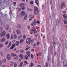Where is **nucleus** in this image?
Returning a JSON list of instances; mask_svg holds the SVG:
<instances>
[{"instance_id": "obj_47", "label": "nucleus", "mask_w": 67, "mask_h": 67, "mask_svg": "<svg viewBox=\"0 0 67 67\" xmlns=\"http://www.w3.org/2000/svg\"><path fill=\"white\" fill-rule=\"evenodd\" d=\"M27 28L28 30H30V26H28L27 27Z\"/></svg>"}, {"instance_id": "obj_29", "label": "nucleus", "mask_w": 67, "mask_h": 67, "mask_svg": "<svg viewBox=\"0 0 67 67\" xmlns=\"http://www.w3.org/2000/svg\"><path fill=\"white\" fill-rule=\"evenodd\" d=\"M14 67H16V65H17V64H16V63H14Z\"/></svg>"}, {"instance_id": "obj_13", "label": "nucleus", "mask_w": 67, "mask_h": 67, "mask_svg": "<svg viewBox=\"0 0 67 67\" xmlns=\"http://www.w3.org/2000/svg\"><path fill=\"white\" fill-rule=\"evenodd\" d=\"M16 32L18 34H20L21 33V32L19 30H17Z\"/></svg>"}, {"instance_id": "obj_39", "label": "nucleus", "mask_w": 67, "mask_h": 67, "mask_svg": "<svg viewBox=\"0 0 67 67\" xmlns=\"http://www.w3.org/2000/svg\"><path fill=\"white\" fill-rule=\"evenodd\" d=\"M2 61H1V60H0V66H1V65H2Z\"/></svg>"}, {"instance_id": "obj_2", "label": "nucleus", "mask_w": 67, "mask_h": 67, "mask_svg": "<svg viewBox=\"0 0 67 67\" xmlns=\"http://www.w3.org/2000/svg\"><path fill=\"white\" fill-rule=\"evenodd\" d=\"M34 10H35L34 12V13L35 14H37L38 13V9L37 8L35 7L34 8Z\"/></svg>"}, {"instance_id": "obj_6", "label": "nucleus", "mask_w": 67, "mask_h": 67, "mask_svg": "<svg viewBox=\"0 0 67 67\" xmlns=\"http://www.w3.org/2000/svg\"><path fill=\"white\" fill-rule=\"evenodd\" d=\"M21 15L22 16H23L25 15V12L24 11H22L21 12Z\"/></svg>"}, {"instance_id": "obj_34", "label": "nucleus", "mask_w": 67, "mask_h": 67, "mask_svg": "<svg viewBox=\"0 0 67 67\" xmlns=\"http://www.w3.org/2000/svg\"><path fill=\"white\" fill-rule=\"evenodd\" d=\"M0 47H3V46L2 45V44L1 43L0 44Z\"/></svg>"}, {"instance_id": "obj_10", "label": "nucleus", "mask_w": 67, "mask_h": 67, "mask_svg": "<svg viewBox=\"0 0 67 67\" xmlns=\"http://www.w3.org/2000/svg\"><path fill=\"white\" fill-rule=\"evenodd\" d=\"M56 24L58 26L59 25V20H58V19H57V20L56 21Z\"/></svg>"}, {"instance_id": "obj_36", "label": "nucleus", "mask_w": 67, "mask_h": 67, "mask_svg": "<svg viewBox=\"0 0 67 67\" xmlns=\"http://www.w3.org/2000/svg\"><path fill=\"white\" fill-rule=\"evenodd\" d=\"M21 37H22V35H21L19 36L18 37V39H19V40H20V38H21Z\"/></svg>"}, {"instance_id": "obj_50", "label": "nucleus", "mask_w": 67, "mask_h": 67, "mask_svg": "<svg viewBox=\"0 0 67 67\" xmlns=\"http://www.w3.org/2000/svg\"><path fill=\"white\" fill-rule=\"evenodd\" d=\"M44 5H42V9H44Z\"/></svg>"}, {"instance_id": "obj_5", "label": "nucleus", "mask_w": 67, "mask_h": 67, "mask_svg": "<svg viewBox=\"0 0 67 67\" xmlns=\"http://www.w3.org/2000/svg\"><path fill=\"white\" fill-rule=\"evenodd\" d=\"M37 23V22L36 21H35V20H34L31 23V25L32 26H33V25H34L36 24Z\"/></svg>"}, {"instance_id": "obj_43", "label": "nucleus", "mask_w": 67, "mask_h": 67, "mask_svg": "<svg viewBox=\"0 0 67 67\" xmlns=\"http://www.w3.org/2000/svg\"><path fill=\"white\" fill-rule=\"evenodd\" d=\"M36 45V44L34 43L33 44V46H35Z\"/></svg>"}, {"instance_id": "obj_54", "label": "nucleus", "mask_w": 67, "mask_h": 67, "mask_svg": "<svg viewBox=\"0 0 67 67\" xmlns=\"http://www.w3.org/2000/svg\"><path fill=\"white\" fill-rule=\"evenodd\" d=\"M5 44L6 45H7V44H8V41L6 42H5Z\"/></svg>"}, {"instance_id": "obj_32", "label": "nucleus", "mask_w": 67, "mask_h": 67, "mask_svg": "<svg viewBox=\"0 0 67 67\" xmlns=\"http://www.w3.org/2000/svg\"><path fill=\"white\" fill-rule=\"evenodd\" d=\"M25 59H28V56L27 55H25Z\"/></svg>"}, {"instance_id": "obj_56", "label": "nucleus", "mask_w": 67, "mask_h": 67, "mask_svg": "<svg viewBox=\"0 0 67 67\" xmlns=\"http://www.w3.org/2000/svg\"><path fill=\"white\" fill-rule=\"evenodd\" d=\"M18 10H19V11H21V9L20 8H18Z\"/></svg>"}, {"instance_id": "obj_51", "label": "nucleus", "mask_w": 67, "mask_h": 67, "mask_svg": "<svg viewBox=\"0 0 67 67\" xmlns=\"http://www.w3.org/2000/svg\"><path fill=\"white\" fill-rule=\"evenodd\" d=\"M3 62H6V60H5V59H4V60H3Z\"/></svg>"}, {"instance_id": "obj_60", "label": "nucleus", "mask_w": 67, "mask_h": 67, "mask_svg": "<svg viewBox=\"0 0 67 67\" xmlns=\"http://www.w3.org/2000/svg\"><path fill=\"white\" fill-rule=\"evenodd\" d=\"M37 67H41V66L40 65H38Z\"/></svg>"}, {"instance_id": "obj_15", "label": "nucleus", "mask_w": 67, "mask_h": 67, "mask_svg": "<svg viewBox=\"0 0 67 67\" xmlns=\"http://www.w3.org/2000/svg\"><path fill=\"white\" fill-rule=\"evenodd\" d=\"M64 65H65L64 67H67V65L66 63H65V61H64L63 63Z\"/></svg>"}, {"instance_id": "obj_28", "label": "nucleus", "mask_w": 67, "mask_h": 67, "mask_svg": "<svg viewBox=\"0 0 67 67\" xmlns=\"http://www.w3.org/2000/svg\"><path fill=\"white\" fill-rule=\"evenodd\" d=\"M62 5H65L66 4L64 2H62L61 3Z\"/></svg>"}, {"instance_id": "obj_62", "label": "nucleus", "mask_w": 67, "mask_h": 67, "mask_svg": "<svg viewBox=\"0 0 67 67\" xmlns=\"http://www.w3.org/2000/svg\"><path fill=\"white\" fill-rule=\"evenodd\" d=\"M4 66H5V65H2V67H4Z\"/></svg>"}, {"instance_id": "obj_4", "label": "nucleus", "mask_w": 67, "mask_h": 67, "mask_svg": "<svg viewBox=\"0 0 67 67\" xmlns=\"http://www.w3.org/2000/svg\"><path fill=\"white\" fill-rule=\"evenodd\" d=\"M5 36V32L3 31L0 34V37H2Z\"/></svg>"}, {"instance_id": "obj_49", "label": "nucleus", "mask_w": 67, "mask_h": 67, "mask_svg": "<svg viewBox=\"0 0 67 67\" xmlns=\"http://www.w3.org/2000/svg\"><path fill=\"white\" fill-rule=\"evenodd\" d=\"M30 4H33V2L32 1H31L30 2Z\"/></svg>"}, {"instance_id": "obj_42", "label": "nucleus", "mask_w": 67, "mask_h": 67, "mask_svg": "<svg viewBox=\"0 0 67 67\" xmlns=\"http://www.w3.org/2000/svg\"><path fill=\"white\" fill-rule=\"evenodd\" d=\"M18 56H16V57H15L14 58V59H16H16H18Z\"/></svg>"}, {"instance_id": "obj_25", "label": "nucleus", "mask_w": 67, "mask_h": 67, "mask_svg": "<svg viewBox=\"0 0 67 67\" xmlns=\"http://www.w3.org/2000/svg\"><path fill=\"white\" fill-rule=\"evenodd\" d=\"M23 64V62H22L20 64L19 67H22V66Z\"/></svg>"}, {"instance_id": "obj_17", "label": "nucleus", "mask_w": 67, "mask_h": 67, "mask_svg": "<svg viewBox=\"0 0 67 67\" xmlns=\"http://www.w3.org/2000/svg\"><path fill=\"white\" fill-rule=\"evenodd\" d=\"M9 29V25H7L6 26V30H8Z\"/></svg>"}, {"instance_id": "obj_63", "label": "nucleus", "mask_w": 67, "mask_h": 67, "mask_svg": "<svg viewBox=\"0 0 67 67\" xmlns=\"http://www.w3.org/2000/svg\"><path fill=\"white\" fill-rule=\"evenodd\" d=\"M10 62L12 64H13V62H12V61H11Z\"/></svg>"}, {"instance_id": "obj_44", "label": "nucleus", "mask_w": 67, "mask_h": 67, "mask_svg": "<svg viewBox=\"0 0 67 67\" xmlns=\"http://www.w3.org/2000/svg\"><path fill=\"white\" fill-rule=\"evenodd\" d=\"M25 37H26V36L25 35L23 37V38H24V39H25Z\"/></svg>"}, {"instance_id": "obj_35", "label": "nucleus", "mask_w": 67, "mask_h": 67, "mask_svg": "<svg viewBox=\"0 0 67 67\" xmlns=\"http://www.w3.org/2000/svg\"><path fill=\"white\" fill-rule=\"evenodd\" d=\"M31 58H33L34 57L33 55H32V54H31Z\"/></svg>"}, {"instance_id": "obj_48", "label": "nucleus", "mask_w": 67, "mask_h": 67, "mask_svg": "<svg viewBox=\"0 0 67 67\" xmlns=\"http://www.w3.org/2000/svg\"><path fill=\"white\" fill-rule=\"evenodd\" d=\"M48 62H46V67H47V66H48Z\"/></svg>"}, {"instance_id": "obj_52", "label": "nucleus", "mask_w": 67, "mask_h": 67, "mask_svg": "<svg viewBox=\"0 0 67 67\" xmlns=\"http://www.w3.org/2000/svg\"><path fill=\"white\" fill-rule=\"evenodd\" d=\"M37 45H39V44H40V42H37Z\"/></svg>"}, {"instance_id": "obj_38", "label": "nucleus", "mask_w": 67, "mask_h": 67, "mask_svg": "<svg viewBox=\"0 0 67 67\" xmlns=\"http://www.w3.org/2000/svg\"><path fill=\"white\" fill-rule=\"evenodd\" d=\"M2 21L0 19V24H2Z\"/></svg>"}, {"instance_id": "obj_3", "label": "nucleus", "mask_w": 67, "mask_h": 67, "mask_svg": "<svg viewBox=\"0 0 67 67\" xmlns=\"http://www.w3.org/2000/svg\"><path fill=\"white\" fill-rule=\"evenodd\" d=\"M19 6L20 7L22 10H24L25 9L24 4L23 3H21L19 4Z\"/></svg>"}, {"instance_id": "obj_58", "label": "nucleus", "mask_w": 67, "mask_h": 67, "mask_svg": "<svg viewBox=\"0 0 67 67\" xmlns=\"http://www.w3.org/2000/svg\"><path fill=\"white\" fill-rule=\"evenodd\" d=\"M37 23H38V24H40V21H37Z\"/></svg>"}, {"instance_id": "obj_9", "label": "nucleus", "mask_w": 67, "mask_h": 67, "mask_svg": "<svg viewBox=\"0 0 67 67\" xmlns=\"http://www.w3.org/2000/svg\"><path fill=\"white\" fill-rule=\"evenodd\" d=\"M32 15H29V19H29V20H30V21H31V20H32Z\"/></svg>"}, {"instance_id": "obj_26", "label": "nucleus", "mask_w": 67, "mask_h": 67, "mask_svg": "<svg viewBox=\"0 0 67 67\" xmlns=\"http://www.w3.org/2000/svg\"><path fill=\"white\" fill-rule=\"evenodd\" d=\"M17 37V35H14V38H16Z\"/></svg>"}, {"instance_id": "obj_57", "label": "nucleus", "mask_w": 67, "mask_h": 67, "mask_svg": "<svg viewBox=\"0 0 67 67\" xmlns=\"http://www.w3.org/2000/svg\"><path fill=\"white\" fill-rule=\"evenodd\" d=\"M64 5H62L61 6V9H63V6Z\"/></svg>"}, {"instance_id": "obj_40", "label": "nucleus", "mask_w": 67, "mask_h": 67, "mask_svg": "<svg viewBox=\"0 0 67 67\" xmlns=\"http://www.w3.org/2000/svg\"><path fill=\"white\" fill-rule=\"evenodd\" d=\"M2 29L1 28H0V33L2 32Z\"/></svg>"}, {"instance_id": "obj_18", "label": "nucleus", "mask_w": 67, "mask_h": 67, "mask_svg": "<svg viewBox=\"0 0 67 67\" xmlns=\"http://www.w3.org/2000/svg\"><path fill=\"white\" fill-rule=\"evenodd\" d=\"M26 54L28 55L29 57H30V52L29 51H27L26 52Z\"/></svg>"}, {"instance_id": "obj_45", "label": "nucleus", "mask_w": 67, "mask_h": 67, "mask_svg": "<svg viewBox=\"0 0 67 67\" xmlns=\"http://www.w3.org/2000/svg\"><path fill=\"white\" fill-rule=\"evenodd\" d=\"M20 52L21 53H23V52H24V50H21L20 51Z\"/></svg>"}, {"instance_id": "obj_19", "label": "nucleus", "mask_w": 67, "mask_h": 67, "mask_svg": "<svg viewBox=\"0 0 67 67\" xmlns=\"http://www.w3.org/2000/svg\"><path fill=\"white\" fill-rule=\"evenodd\" d=\"M6 37L7 39H9V38L10 37V36L9 35V34H7L6 35Z\"/></svg>"}, {"instance_id": "obj_20", "label": "nucleus", "mask_w": 67, "mask_h": 67, "mask_svg": "<svg viewBox=\"0 0 67 67\" xmlns=\"http://www.w3.org/2000/svg\"><path fill=\"white\" fill-rule=\"evenodd\" d=\"M63 21L65 24H67V20H64Z\"/></svg>"}, {"instance_id": "obj_30", "label": "nucleus", "mask_w": 67, "mask_h": 67, "mask_svg": "<svg viewBox=\"0 0 67 67\" xmlns=\"http://www.w3.org/2000/svg\"><path fill=\"white\" fill-rule=\"evenodd\" d=\"M24 40H23V39H21L20 40V44H21L23 42Z\"/></svg>"}, {"instance_id": "obj_46", "label": "nucleus", "mask_w": 67, "mask_h": 67, "mask_svg": "<svg viewBox=\"0 0 67 67\" xmlns=\"http://www.w3.org/2000/svg\"><path fill=\"white\" fill-rule=\"evenodd\" d=\"M48 61H49H49H50V57H49L48 58Z\"/></svg>"}, {"instance_id": "obj_31", "label": "nucleus", "mask_w": 67, "mask_h": 67, "mask_svg": "<svg viewBox=\"0 0 67 67\" xmlns=\"http://www.w3.org/2000/svg\"><path fill=\"white\" fill-rule=\"evenodd\" d=\"M5 40V38H3L1 39V41L2 42H4V40Z\"/></svg>"}, {"instance_id": "obj_33", "label": "nucleus", "mask_w": 67, "mask_h": 67, "mask_svg": "<svg viewBox=\"0 0 67 67\" xmlns=\"http://www.w3.org/2000/svg\"><path fill=\"white\" fill-rule=\"evenodd\" d=\"M32 30L34 31V32H36V33H37V31L36 30V29H34Z\"/></svg>"}, {"instance_id": "obj_7", "label": "nucleus", "mask_w": 67, "mask_h": 67, "mask_svg": "<svg viewBox=\"0 0 67 67\" xmlns=\"http://www.w3.org/2000/svg\"><path fill=\"white\" fill-rule=\"evenodd\" d=\"M15 44L14 43H13V44L11 46V47H10V49H12L14 48V47H15Z\"/></svg>"}, {"instance_id": "obj_64", "label": "nucleus", "mask_w": 67, "mask_h": 67, "mask_svg": "<svg viewBox=\"0 0 67 67\" xmlns=\"http://www.w3.org/2000/svg\"><path fill=\"white\" fill-rule=\"evenodd\" d=\"M63 13H66V11H64V12H63Z\"/></svg>"}, {"instance_id": "obj_37", "label": "nucleus", "mask_w": 67, "mask_h": 67, "mask_svg": "<svg viewBox=\"0 0 67 67\" xmlns=\"http://www.w3.org/2000/svg\"><path fill=\"white\" fill-rule=\"evenodd\" d=\"M16 2H14V7L15 6V5H16Z\"/></svg>"}, {"instance_id": "obj_14", "label": "nucleus", "mask_w": 67, "mask_h": 67, "mask_svg": "<svg viewBox=\"0 0 67 67\" xmlns=\"http://www.w3.org/2000/svg\"><path fill=\"white\" fill-rule=\"evenodd\" d=\"M63 16L64 19H67V16L66 14H64L63 15Z\"/></svg>"}, {"instance_id": "obj_59", "label": "nucleus", "mask_w": 67, "mask_h": 67, "mask_svg": "<svg viewBox=\"0 0 67 67\" xmlns=\"http://www.w3.org/2000/svg\"><path fill=\"white\" fill-rule=\"evenodd\" d=\"M27 50L29 49L30 48V47H27Z\"/></svg>"}, {"instance_id": "obj_11", "label": "nucleus", "mask_w": 67, "mask_h": 67, "mask_svg": "<svg viewBox=\"0 0 67 67\" xmlns=\"http://www.w3.org/2000/svg\"><path fill=\"white\" fill-rule=\"evenodd\" d=\"M19 57L21 59H23V55H22V54H20V55H19Z\"/></svg>"}, {"instance_id": "obj_24", "label": "nucleus", "mask_w": 67, "mask_h": 67, "mask_svg": "<svg viewBox=\"0 0 67 67\" xmlns=\"http://www.w3.org/2000/svg\"><path fill=\"white\" fill-rule=\"evenodd\" d=\"M34 65V64L32 63H31L30 64V65L29 66L30 67H32Z\"/></svg>"}, {"instance_id": "obj_21", "label": "nucleus", "mask_w": 67, "mask_h": 67, "mask_svg": "<svg viewBox=\"0 0 67 67\" xmlns=\"http://www.w3.org/2000/svg\"><path fill=\"white\" fill-rule=\"evenodd\" d=\"M35 3H36L37 4V5H39L38 1H37V0H36L35 1Z\"/></svg>"}, {"instance_id": "obj_27", "label": "nucleus", "mask_w": 67, "mask_h": 67, "mask_svg": "<svg viewBox=\"0 0 67 67\" xmlns=\"http://www.w3.org/2000/svg\"><path fill=\"white\" fill-rule=\"evenodd\" d=\"M11 45V42H10L9 44L7 46V47H8V48H9V47H10Z\"/></svg>"}, {"instance_id": "obj_23", "label": "nucleus", "mask_w": 67, "mask_h": 67, "mask_svg": "<svg viewBox=\"0 0 67 67\" xmlns=\"http://www.w3.org/2000/svg\"><path fill=\"white\" fill-rule=\"evenodd\" d=\"M15 44H16V46H18V45H19V43L18 41H16L15 43Z\"/></svg>"}, {"instance_id": "obj_16", "label": "nucleus", "mask_w": 67, "mask_h": 67, "mask_svg": "<svg viewBox=\"0 0 67 67\" xmlns=\"http://www.w3.org/2000/svg\"><path fill=\"white\" fill-rule=\"evenodd\" d=\"M12 56H13V57H14L15 56H16V54H14V53H12L11 54Z\"/></svg>"}, {"instance_id": "obj_8", "label": "nucleus", "mask_w": 67, "mask_h": 67, "mask_svg": "<svg viewBox=\"0 0 67 67\" xmlns=\"http://www.w3.org/2000/svg\"><path fill=\"white\" fill-rule=\"evenodd\" d=\"M8 56H7V58L8 60H10V59H11V56H10V55L9 54H8L7 55Z\"/></svg>"}, {"instance_id": "obj_12", "label": "nucleus", "mask_w": 67, "mask_h": 67, "mask_svg": "<svg viewBox=\"0 0 67 67\" xmlns=\"http://www.w3.org/2000/svg\"><path fill=\"white\" fill-rule=\"evenodd\" d=\"M26 19H27V14H25V17L24 18V20H26Z\"/></svg>"}, {"instance_id": "obj_61", "label": "nucleus", "mask_w": 67, "mask_h": 67, "mask_svg": "<svg viewBox=\"0 0 67 67\" xmlns=\"http://www.w3.org/2000/svg\"><path fill=\"white\" fill-rule=\"evenodd\" d=\"M37 35H38V34H37L35 36V37H36V36H37Z\"/></svg>"}, {"instance_id": "obj_53", "label": "nucleus", "mask_w": 67, "mask_h": 67, "mask_svg": "<svg viewBox=\"0 0 67 67\" xmlns=\"http://www.w3.org/2000/svg\"><path fill=\"white\" fill-rule=\"evenodd\" d=\"M11 40H12L13 39V36H11V37H10Z\"/></svg>"}, {"instance_id": "obj_55", "label": "nucleus", "mask_w": 67, "mask_h": 67, "mask_svg": "<svg viewBox=\"0 0 67 67\" xmlns=\"http://www.w3.org/2000/svg\"><path fill=\"white\" fill-rule=\"evenodd\" d=\"M54 55L55 56L56 55V52L55 51L54 53Z\"/></svg>"}, {"instance_id": "obj_22", "label": "nucleus", "mask_w": 67, "mask_h": 67, "mask_svg": "<svg viewBox=\"0 0 67 67\" xmlns=\"http://www.w3.org/2000/svg\"><path fill=\"white\" fill-rule=\"evenodd\" d=\"M17 27H18V28L20 29L21 27V25H18Z\"/></svg>"}, {"instance_id": "obj_41", "label": "nucleus", "mask_w": 67, "mask_h": 67, "mask_svg": "<svg viewBox=\"0 0 67 67\" xmlns=\"http://www.w3.org/2000/svg\"><path fill=\"white\" fill-rule=\"evenodd\" d=\"M24 62L25 63H26V64H28V63L26 62V61H25V62H24V64H25V63H24Z\"/></svg>"}, {"instance_id": "obj_1", "label": "nucleus", "mask_w": 67, "mask_h": 67, "mask_svg": "<svg viewBox=\"0 0 67 67\" xmlns=\"http://www.w3.org/2000/svg\"><path fill=\"white\" fill-rule=\"evenodd\" d=\"M34 42V40H32L31 39L29 38H27L26 40V43L28 44H29V45L30 44V43H33Z\"/></svg>"}]
</instances>
